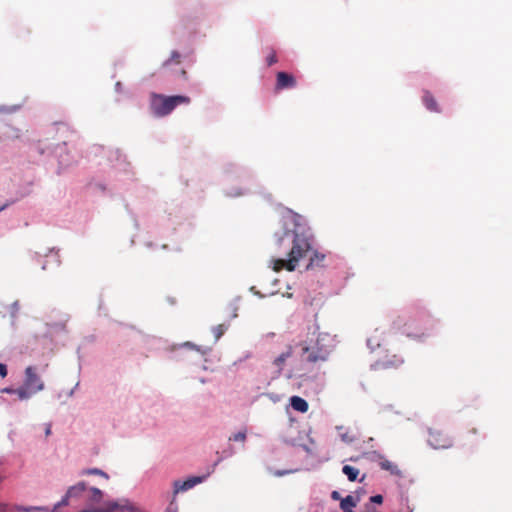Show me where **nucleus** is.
I'll use <instances>...</instances> for the list:
<instances>
[{"instance_id": "1", "label": "nucleus", "mask_w": 512, "mask_h": 512, "mask_svg": "<svg viewBox=\"0 0 512 512\" xmlns=\"http://www.w3.org/2000/svg\"><path fill=\"white\" fill-rule=\"evenodd\" d=\"M312 235L307 231L294 230L293 232L285 231L283 235L278 236L275 241V245L281 249L282 247H290L287 252V258H272L270 260V266L275 272L281 270H287L292 272L298 266L301 259L306 257L312 252L309 263L306 266L307 270L322 267L325 260V255L318 251L312 250Z\"/></svg>"}, {"instance_id": "2", "label": "nucleus", "mask_w": 512, "mask_h": 512, "mask_svg": "<svg viewBox=\"0 0 512 512\" xmlns=\"http://www.w3.org/2000/svg\"><path fill=\"white\" fill-rule=\"evenodd\" d=\"M329 341L331 339L328 334L318 333L315 339L299 342L296 347H300L302 361L310 364L327 361L332 351L331 346L327 343Z\"/></svg>"}, {"instance_id": "3", "label": "nucleus", "mask_w": 512, "mask_h": 512, "mask_svg": "<svg viewBox=\"0 0 512 512\" xmlns=\"http://www.w3.org/2000/svg\"><path fill=\"white\" fill-rule=\"evenodd\" d=\"M190 98L183 95L165 96L161 94H152L151 111L157 117H164L170 114L175 107L182 104H189Z\"/></svg>"}, {"instance_id": "4", "label": "nucleus", "mask_w": 512, "mask_h": 512, "mask_svg": "<svg viewBox=\"0 0 512 512\" xmlns=\"http://www.w3.org/2000/svg\"><path fill=\"white\" fill-rule=\"evenodd\" d=\"M44 388V383L41 377L37 374L34 367H27L25 370L24 387L16 390L19 398L25 399L31 394L37 393Z\"/></svg>"}, {"instance_id": "5", "label": "nucleus", "mask_w": 512, "mask_h": 512, "mask_svg": "<svg viewBox=\"0 0 512 512\" xmlns=\"http://www.w3.org/2000/svg\"><path fill=\"white\" fill-rule=\"evenodd\" d=\"M296 86V79L286 72H278L276 78V90L293 88Z\"/></svg>"}, {"instance_id": "6", "label": "nucleus", "mask_w": 512, "mask_h": 512, "mask_svg": "<svg viewBox=\"0 0 512 512\" xmlns=\"http://www.w3.org/2000/svg\"><path fill=\"white\" fill-rule=\"evenodd\" d=\"M124 509H129L128 501H109L104 503L103 506L91 510V512H116L118 510L123 511Z\"/></svg>"}, {"instance_id": "7", "label": "nucleus", "mask_w": 512, "mask_h": 512, "mask_svg": "<svg viewBox=\"0 0 512 512\" xmlns=\"http://www.w3.org/2000/svg\"><path fill=\"white\" fill-rule=\"evenodd\" d=\"M204 480V477H190L185 481H175L174 482V492L179 493L193 488L195 485L201 483Z\"/></svg>"}, {"instance_id": "8", "label": "nucleus", "mask_w": 512, "mask_h": 512, "mask_svg": "<svg viewBox=\"0 0 512 512\" xmlns=\"http://www.w3.org/2000/svg\"><path fill=\"white\" fill-rule=\"evenodd\" d=\"M403 320L398 317L393 322L394 328L398 330H402L404 334L407 336H413V337H421L425 335V332L422 329H412L410 325H407L406 323L402 325Z\"/></svg>"}, {"instance_id": "9", "label": "nucleus", "mask_w": 512, "mask_h": 512, "mask_svg": "<svg viewBox=\"0 0 512 512\" xmlns=\"http://www.w3.org/2000/svg\"><path fill=\"white\" fill-rule=\"evenodd\" d=\"M292 354L293 346L288 345L286 350L273 360V365L277 368L278 372H281L283 370L287 359L290 358Z\"/></svg>"}, {"instance_id": "10", "label": "nucleus", "mask_w": 512, "mask_h": 512, "mask_svg": "<svg viewBox=\"0 0 512 512\" xmlns=\"http://www.w3.org/2000/svg\"><path fill=\"white\" fill-rule=\"evenodd\" d=\"M291 407L299 413H306L308 411V403L305 399L299 396H292L290 398Z\"/></svg>"}, {"instance_id": "11", "label": "nucleus", "mask_w": 512, "mask_h": 512, "mask_svg": "<svg viewBox=\"0 0 512 512\" xmlns=\"http://www.w3.org/2000/svg\"><path fill=\"white\" fill-rule=\"evenodd\" d=\"M425 107L432 112H440L438 103L434 96L429 92L425 91L422 97Z\"/></svg>"}, {"instance_id": "12", "label": "nucleus", "mask_w": 512, "mask_h": 512, "mask_svg": "<svg viewBox=\"0 0 512 512\" xmlns=\"http://www.w3.org/2000/svg\"><path fill=\"white\" fill-rule=\"evenodd\" d=\"M379 466L381 467V469L389 471L390 474L392 475L401 476V470L399 469V467L395 463L387 459H382L379 462Z\"/></svg>"}, {"instance_id": "13", "label": "nucleus", "mask_w": 512, "mask_h": 512, "mask_svg": "<svg viewBox=\"0 0 512 512\" xmlns=\"http://www.w3.org/2000/svg\"><path fill=\"white\" fill-rule=\"evenodd\" d=\"M357 502V499L351 495H348L341 499L340 508L343 510V512H353L352 508L357 505Z\"/></svg>"}, {"instance_id": "14", "label": "nucleus", "mask_w": 512, "mask_h": 512, "mask_svg": "<svg viewBox=\"0 0 512 512\" xmlns=\"http://www.w3.org/2000/svg\"><path fill=\"white\" fill-rule=\"evenodd\" d=\"M343 427H338L339 435L341 439L347 443H351L358 439V433L355 430H347L346 432H342Z\"/></svg>"}, {"instance_id": "15", "label": "nucleus", "mask_w": 512, "mask_h": 512, "mask_svg": "<svg viewBox=\"0 0 512 512\" xmlns=\"http://www.w3.org/2000/svg\"><path fill=\"white\" fill-rule=\"evenodd\" d=\"M86 490L85 482H79L70 487L67 491V497H76Z\"/></svg>"}, {"instance_id": "16", "label": "nucleus", "mask_w": 512, "mask_h": 512, "mask_svg": "<svg viewBox=\"0 0 512 512\" xmlns=\"http://www.w3.org/2000/svg\"><path fill=\"white\" fill-rule=\"evenodd\" d=\"M342 472L347 476L349 481H355L359 475V470L350 465H344Z\"/></svg>"}, {"instance_id": "17", "label": "nucleus", "mask_w": 512, "mask_h": 512, "mask_svg": "<svg viewBox=\"0 0 512 512\" xmlns=\"http://www.w3.org/2000/svg\"><path fill=\"white\" fill-rule=\"evenodd\" d=\"M246 434H247L246 429H243V430H241V431H239L237 433L232 434L229 437V441L244 443L245 440H246Z\"/></svg>"}, {"instance_id": "18", "label": "nucleus", "mask_w": 512, "mask_h": 512, "mask_svg": "<svg viewBox=\"0 0 512 512\" xmlns=\"http://www.w3.org/2000/svg\"><path fill=\"white\" fill-rule=\"evenodd\" d=\"M181 62V55L177 51H173L168 60L163 63V67L169 66L171 63L179 64Z\"/></svg>"}, {"instance_id": "19", "label": "nucleus", "mask_w": 512, "mask_h": 512, "mask_svg": "<svg viewBox=\"0 0 512 512\" xmlns=\"http://www.w3.org/2000/svg\"><path fill=\"white\" fill-rule=\"evenodd\" d=\"M16 510L20 512L47 511L46 508L40 506H17Z\"/></svg>"}, {"instance_id": "20", "label": "nucleus", "mask_w": 512, "mask_h": 512, "mask_svg": "<svg viewBox=\"0 0 512 512\" xmlns=\"http://www.w3.org/2000/svg\"><path fill=\"white\" fill-rule=\"evenodd\" d=\"M227 327L224 324H219L215 327H213V334L216 340L220 339L221 336L225 333Z\"/></svg>"}, {"instance_id": "21", "label": "nucleus", "mask_w": 512, "mask_h": 512, "mask_svg": "<svg viewBox=\"0 0 512 512\" xmlns=\"http://www.w3.org/2000/svg\"><path fill=\"white\" fill-rule=\"evenodd\" d=\"M81 474L82 475H100V476H103L105 478H108V475L104 471H102V470H100L98 468L85 469V470H83L81 472Z\"/></svg>"}, {"instance_id": "22", "label": "nucleus", "mask_w": 512, "mask_h": 512, "mask_svg": "<svg viewBox=\"0 0 512 512\" xmlns=\"http://www.w3.org/2000/svg\"><path fill=\"white\" fill-rule=\"evenodd\" d=\"M90 492H91V501H93V502L101 501V499L103 497V493L100 489L93 487L90 489Z\"/></svg>"}, {"instance_id": "23", "label": "nucleus", "mask_w": 512, "mask_h": 512, "mask_svg": "<svg viewBox=\"0 0 512 512\" xmlns=\"http://www.w3.org/2000/svg\"><path fill=\"white\" fill-rule=\"evenodd\" d=\"M266 62L268 66H272L277 62L276 52L273 49H270L269 54L267 55Z\"/></svg>"}, {"instance_id": "24", "label": "nucleus", "mask_w": 512, "mask_h": 512, "mask_svg": "<svg viewBox=\"0 0 512 512\" xmlns=\"http://www.w3.org/2000/svg\"><path fill=\"white\" fill-rule=\"evenodd\" d=\"M297 469H289V470H275L272 472V474L276 477H282L288 474L295 473Z\"/></svg>"}, {"instance_id": "25", "label": "nucleus", "mask_w": 512, "mask_h": 512, "mask_svg": "<svg viewBox=\"0 0 512 512\" xmlns=\"http://www.w3.org/2000/svg\"><path fill=\"white\" fill-rule=\"evenodd\" d=\"M370 501L376 504H381L383 502L382 495H374L370 498Z\"/></svg>"}, {"instance_id": "26", "label": "nucleus", "mask_w": 512, "mask_h": 512, "mask_svg": "<svg viewBox=\"0 0 512 512\" xmlns=\"http://www.w3.org/2000/svg\"><path fill=\"white\" fill-rule=\"evenodd\" d=\"M7 375L6 365L0 363V376L5 377Z\"/></svg>"}, {"instance_id": "27", "label": "nucleus", "mask_w": 512, "mask_h": 512, "mask_svg": "<svg viewBox=\"0 0 512 512\" xmlns=\"http://www.w3.org/2000/svg\"><path fill=\"white\" fill-rule=\"evenodd\" d=\"M331 497L334 500H339L340 499V494H339L338 491H333L332 494H331Z\"/></svg>"}, {"instance_id": "28", "label": "nucleus", "mask_w": 512, "mask_h": 512, "mask_svg": "<svg viewBox=\"0 0 512 512\" xmlns=\"http://www.w3.org/2000/svg\"><path fill=\"white\" fill-rule=\"evenodd\" d=\"M69 498L70 497H67V494H66L65 497L60 501V503L58 505H67Z\"/></svg>"}, {"instance_id": "29", "label": "nucleus", "mask_w": 512, "mask_h": 512, "mask_svg": "<svg viewBox=\"0 0 512 512\" xmlns=\"http://www.w3.org/2000/svg\"><path fill=\"white\" fill-rule=\"evenodd\" d=\"M180 75L182 76L183 79H187V72H186V70L182 69L180 71Z\"/></svg>"}, {"instance_id": "30", "label": "nucleus", "mask_w": 512, "mask_h": 512, "mask_svg": "<svg viewBox=\"0 0 512 512\" xmlns=\"http://www.w3.org/2000/svg\"><path fill=\"white\" fill-rule=\"evenodd\" d=\"M10 137H13V138H18L19 137V133L17 130H14V133L12 135H10Z\"/></svg>"}, {"instance_id": "31", "label": "nucleus", "mask_w": 512, "mask_h": 512, "mask_svg": "<svg viewBox=\"0 0 512 512\" xmlns=\"http://www.w3.org/2000/svg\"><path fill=\"white\" fill-rule=\"evenodd\" d=\"M50 433H51V428H50V426H47L46 430H45L46 436H48Z\"/></svg>"}, {"instance_id": "32", "label": "nucleus", "mask_w": 512, "mask_h": 512, "mask_svg": "<svg viewBox=\"0 0 512 512\" xmlns=\"http://www.w3.org/2000/svg\"><path fill=\"white\" fill-rule=\"evenodd\" d=\"M2 391H3V392H7V393L12 392V390H11V389H8V388L3 389Z\"/></svg>"}, {"instance_id": "33", "label": "nucleus", "mask_w": 512, "mask_h": 512, "mask_svg": "<svg viewBox=\"0 0 512 512\" xmlns=\"http://www.w3.org/2000/svg\"><path fill=\"white\" fill-rule=\"evenodd\" d=\"M295 421V418H290V422L293 423Z\"/></svg>"}]
</instances>
